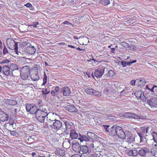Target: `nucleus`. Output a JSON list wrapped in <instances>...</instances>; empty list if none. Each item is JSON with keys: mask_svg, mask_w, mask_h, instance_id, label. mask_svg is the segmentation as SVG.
I'll return each instance as SVG.
<instances>
[{"mask_svg": "<svg viewBox=\"0 0 157 157\" xmlns=\"http://www.w3.org/2000/svg\"><path fill=\"white\" fill-rule=\"evenodd\" d=\"M116 135L120 139H124L125 136V132L124 131L122 128L117 126V129Z\"/></svg>", "mask_w": 157, "mask_h": 157, "instance_id": "10", "label": "nucleus"}, {"mask_svg": "<svg viewBox=\"0 0 157 157\" xmlns=\"http://www.w3.org/2000/svg\"><path fill=\"white\" fill-rule=\"evenodd\" d=\"M37 140V137L34 135L30 136L29 138L27 139V140L31 143L33 142L34 140Z\"/></svg>", "mask_w": 157, "mask_h": 157, "instance_id": "32", "label": "nucleus"}, {"mask_svg": "<svg viewBox=\"0 0 157 157\" xmlns=\"http://www.w3.org/2000/svg\"><path fill=\"white\" fill-rule=\"evenodd\" d=\"M5 102L7 104L11 105H15L17 103V101L16 100L9 99H6Z\"/></svg>", "mask_w": 157, "mask_h": 157, "instance_id": "24", "label": "nucleus"}, {"mask_svg": "<svg viewBox=\"0 0 157 157\" xmlns=\"http://www.w3.org/2000/svg\"><path fill=\"white\" fill-rule=\"evenodd\" d=\"M46 106H40L38 108L37 106L33 104L29 103L26 105V109L27 111L31 114H35V115L42 109L43 110V108Z\"/></svg>", "mask_w": 157, "mask_h": 157, "instance_id": "2", "label": "nucleus"}, {"mask_svg": "<svg viewBox=\"0 0 157 157\" xmlns=\"http://www.w3.org/2000/svg\"><path fill=\"white\" fill-rule=\"evenodd\" d=\"M93 143L90 144V146L91 147L93 148L94 147V145H96L97 143H99V142L97 141H94L93 142Z\"/></svg>", "mask_w": 157, "mask_h": 157, "instance_id": "54", "label": "nucleus"}, {"mask_svg": "<svg viewBox=\"0 0 157 157\" xmlns=\"http://www.w3.org/2000/svg\"><path fill=\"white\" fill-rule=\"evenodd\" d=\"M109 77L112 78L115 75V72L112 70H110L108 72V73L106 74Z\"/></svg>", "mask_w": 157, "mask_h": 157, "instance_id": "29", "label": "nucleus"}, {"mask_svg": "<svg viewBox=\"0 0 157 157\" xmlns=\"http://www.w3.org/2000/svg\"><path fill=\"white\" fill-rule=\"evenodd\" d=\"M123 116L125 118H132L135 119H140L141 117L138 115L130 112H127L124 114Z\"/></svg>", "mask_w": 157, "mask_h": 157, "instance_id": "12", "label": "nucleus"}, {"mask_svg": "<svg viewBox=\"0 0 157 157\" xmlns=\"http://www.w3.org/2000/svg\"><path fill=\"white\" fill-rule=\"evenodd\" d=\"M84 91L87 94H88L94 95L98 97L101 96V92L96 91L92 88H86L85 89Z\"/></svg>", "mask_w": 157, "mask_h": 157, "instance_id": "9", "label": "nucleus"}, {"mask_svg": "<svg viewBox=\"0 0 157 157\" xmlns=\"http://www.w3.org/2000/svg\"><path fill=\"white\" fill-rule=\"evenodd\" d=\"M58 153L60 156H63L64 155V151L62 150L59 149L58 150Z\"/></svg>", "mask_w": 157, "mask_h": 157, "instance_id": "52", "label": "nucleus"}, {"mask_svg": "<svg viewBox=\"0 0 157 157\" xmlns=\"http://www.w3.org/2000/svg\"><path fill=\"white\" fill-rule=\"evenodd\" d=\"M28 28V27L27 26V25H22L20 27V28L21 29L23 32H26L27 31Z\"/></svg>", "mask_w": 157, "mask_h": 157, "instance_id": "39", "label": "nucleus"}, {"mask_svg": "<svg viewBox=\"0 0 157 157\" xmlns=\"http://www.w3.org/2000/svg\"><path fill=\"white\" fill-rule=\"evenodd\" d=\"M47 76L45 72H44V76L43 78V82L42 85H45L47 82Z\"/></svg>", "mask_w": 157, "mask_h": 157, "instance_id": "41", "label": "nucleus"}, {"mask_svg": "<svg viewBox=\"0 0 157 157\" xmlns=\"http://www.w3.org/2000/svg\"><path fill=\"white\" fill-rule=\"evenodd\" d=\"M132 150H129L128 152V154L130 156H132Z\"/></svg>", "mask_w": 157, "mask_h": 157, "instance_id": "62", "label": "nucleus"}, {"mask_svg": "<svg viewBox=\"0 0 157 157\" xmlns=\"http://www.w3.org/2000/svg\"><path fill=\"white\" fill-rule=\"evenodd\" d=\"M124 133L125 137H124V139L126 138L127 142L131 143L134 141L135 137L133 136L131 132L126 131Z\"/></svg>", "mask_w": 157, "mask_h": 157, "instance_id": "8", "label": "nucleus"}, {"mask_svg": "<svg viewBox=\"0 0 157 157\" xmlns=\"http://www.w3.org/2000/svg\"><path fill=\"white\" fill-rule=\"evenodd\" d=\"M150 150L147 147L141 148L138 150L139 155L141 156H145L147 154L149 153Z\"/></svg>", "mask_w": 157, "mask_h": 157, "instance_id": "14", "label": "nucleus"}, {"mask_svg": "<svg viewBox=\"0 0 157 157\" xmlns=\"http://www.w3.org/2000/svg\"><path fill=\"white\" fill-rule=\"evenodd\" d=\"M136 82V80H132L130 82V84L132 86H133L135 85Z\"/></svg>", "mask_w": 157, "mask_h": 157, "instance_id": "57", "label": "nucleus"}, {"mask_svg": "<svg viewBox=\"0 0 157 157\" xmlns=\"http://www.w3.org/2000/svg\"><path fill=\"white\" fill-rule=\"evenodd\" d=\"M127 94V93L124 91V90L121 92L120 95L122 96L123 95H125Z\"/></svg>", "mask_w": 157, "mask_h": 157, "instance_id": "59", "label": "nucleus"}, {"mask_svg": "<svg viewBox=\"0 0 157 157\" xmlns=\"http://www.w3.org/2000/svg\"><path fill=\"white\" fill-rule=\"evenodd\" d=\"M146 130H145V132L146 133H147L148 132L149 130L150 129V128L149 126H146Z\"/></svg>", "mask_w": 157, "mask_h": 157, "instance_id": "64", "label": "nucleus"}, {"mask_svg": "<svg viewBox=\"0 0 157 157\" xmlns=\"http://www.w3.org/2000/svg\"><path fill=\"white\" fill-rule=\"evenodd\" d=\"M81 155L82 157H95L94 155L91 154V151L83 154L82 155Z\"/></svg>", "mask_w": 157, "mask_h": 157, "instance_id": "33", "label": "nucleus"}, {"mask_svg": "<svg viewBox=\"0 0 157 157\" xmlns=\"http://www.w3.org/2000/svg\"><path fill=\"white\" fill-rule=\"evenodd\" d=\"M30 77L34 81H37L39 79V77L36 72L32 74L30 76Z\"/></svg>", "mask_w": 157, "mask_h": 157, "instance_id": "26", "label": "nucleus"}, {"mask_svg": "<svg viewBox=\"0 0 157 157\" xmlns=\"http://www.w3.org/2000/svg\"><path fill=\"white\" fill-rule=\"evenodd\" d=\"M71 145L73 150L75 151L78 152L80 146H79V143L76 142L75 143L73 142Z\"/></svg>", "mask_w": 157, "mask_h": 157, "instance_id": "22", "label": "nucleus"}, {"mask_svg": "<svg viewBox=\"0 0 157 157\" xmlns=\"http://www.w3.org/2000/svg\"><path fill=\"white\" fill-rule=\"evenodd\" d=\"M39 24V22H33L32 23V24L29 25V26H33L34 28H36L37 27V25Z\"/></svg>", "mask_w": 157, "mask_h": 157, "instance_id": "48", "label": "nucleus"}, {"mask_svg": "<svg viewBox=\"0 0 157 157\" xmlns=\"http://www.w3.org/2000/svg\"><path fill=\"white\" fill-rule=\"evenodd\" d=\"M10 61L7 59H5L2 60H1V62H0V64H5L4 65H7V63Z\"/></svg>", "mask_w": 157, "mask_h": 157, "instance_id": "43", "label": "nucleus"}, {"mask_svg": "<svg viewBox=\"0 0 157 157\" xmlns=\"http://www.w3.org/2000/svg\"><path fill=\"white\" fill-rule=\"evenodd\" d=\"M90 151L91 150L89 148L88 146L86 145H82L80 146L78 153L81 155H82L83 154Z\"/></svg>", "mask_w": 157, "mask_h": 157, "instance_id": "17", "label": "nucleus"}, {"mask_svg": "<svg viewBox=\"0 0 157 157\" xmlns=\"http://www.w3.org/2000/svg\"><path fill=\"white\" fill-rule=\"evenodd\" d=\"M25 6H26L27 7L30 8L32 7V5L29 3L28 2L25 4Z\"/></svg>", "mask_w": 157, "mask_h": 157, "instance_id": "58", "label": "nucleus"}, {"mask_svg": "<svg viewBox=\"0 0 157 157\" xmlns=\"http://www.w3.org/2000/svg\"><path fill=\"white\" fill-rule=\"evenodd\" d=\"M132 156H136L138 154V150L137 149L132 150Z\"/></svg>", "mask_w": 157, "mask_h": 157, "instance_id": "42", "label": "nucleus"}, {"mask_svg": "<svg viewBox=\"0 0 157 157\" xmlns=\"http://www.w3.org/2000/svg\"><path fill=\"white\" fill-rule=\"evenodd\" d=\"M121 44L124 48H128L129 47V44L127 43L122 42L121 43Z\"/></svg>", "mask_w": 157, "mask_h": 157, "instance_id": "45", "label": "nucleus"}, {"mask_svg": "<svg viewBox=\"0 0 157 157\" xmlns=\"http://www.w3.org/2000/svg\"><path fill=\"white\" fill-rule=\"evenodd\" d=\"M146 83V81L145 79L142 78L140 79L138 82V85L140 86H144Z\"/></svg>", "mask_w": 157, "mask_h": 157, "instance_id": "30", "label": "nucleus"}, {"mask_svg": "<svg viewBox=\"0 0 157 157\" xmlns=\"http://www.w3.org/2000/svg\"><path fill=\"white\" fill-rule=\"evenodd\" d=\"M7 45L8 48L10 49L15 50L16 51L18 50L17 42L15 41L13 39L10 38H8L6 40Z\"/></svg>", "mask_w": 157, "mask_h": 157, "instance_id": "5", "label": "nucleus"}, {"mask_svg": "<svg viewBox=\"0 0 157 157\" xmlns=\"http://www.w3.org/2000/svg\"><path fill=\"white\" fill-rule=\"evenodd\" d=\"M41 92L43 95H46L50 93V90L48 88H47L45 90L43 89Z\"/></svg>", "mask_w": 157, "mask_h": 157, "instance_id": "37", "label": "nucleus"}, {"mask_svg": "<svg viewBox=\"0 0 157 157\" xmlns=\"http://www.w3.org/2000/svg\"><path fill=\"white\" fill-rule=\"evenodd\" d=\"M108 118L109 120H111L113 121H114L116 120V117L112 116H108Z\"/></svg>", "mask_w": 157, "mask_h": 157, "instance_id": "50", "label": "nucleus"}, {"mask_svg": "<svg viewBox=\"0 0 157 157\" xmlns=\"http://www.w3.org/2000/svg\"><path fill=\"white\" fill-rule=\"evenodd\" d=\"M25 51L29 54L32 55L35 52L36 49L33 46L30 44V46H28L26 48Z\"/></svg>", "mask_w": 157, "mask_h": 157, "instance_id": "18", "label": "nucleus"}, {"mask_svg": "<svg viewBox=\"0 0 157 157\" xmlns=\"http://www.w3.org/2000/svg\"><path fill=\"white\" fill-rule=\"evenodd\" d=\"M78 140L82 142L83 141H89V139H88L87 135H79V137L78 138Z\"/></svg>", "mask_w": 157, "mask_h": 157, "instance_id": "25", "label": "nucleus"}, {"mask_svg": "<svg viewBox=\"0 0 157 157\" xmlns=\"http://www.w3.org/2000/svg\"><path fill=\"white\" fill-rule=\"evenodd\" d=\"M30 68V66L26 65L23 67L21 69V73H24L29 74Z\"/></svg>", "mask_w": 157, "mask_h": 157, "instance_id": "21", "label": "nucleus"}, {"mask_svg": "<svg viewBox=\"0 0 157 157\" xmlns=\"http://www.w3.org/2000/svg\"><path fill=\"white\" fill-rule=\"evenodd\" d=\"M105 68L103 66L99 67L95 70L94 75L97 78H101L103 75Z\"/></svg>", "mask_w": 157, "mask_h": 157, "instance_id": "7", "label": "nucleus"}, {"mask_svg": "<svg viewBox=\"0 0 157 157\" xmlns=\"http://www.w3.org/2000/svg\"><path fill=\"white\" fill-rule=\"evenodd\" d=\"M65 109L70 112H77V110L76 107L73 105H67L64 107Z\"/></svg>", "mask_w": 157, "mask_h": 157, "instance_id": "19", "label": "nucleus"}, {"mask_svg": "<svg viewBox=\"0 0 157 157\" xmlns=\"http://www.w3.org/2000/svg\"><path fill=\"white\" fill-rule=\"evenodd\" d=\"M78 0H68V2L69 3L72 4H74Z\"/></svg>", "mask_w": 157, "mask_h": 157, "instance_id": "55", "label": "nucleus"}, {"mask_svg": "<svg viewBox=\"0 0 157 157\" xmlns=\"http://www.w3.org/2000/svg\"><path fill=\"white\" fill-rule=\"evenodd\" d=\"M98 143H97V144L95 145H94V147L93 148H94V149L98 151H99L100 150V146L99 145H98Z\"/></svg>", "mask_w": 157, "mask_h": 157, "instance_id": "47", "label": "nucleus"}, {"mask_svg": "<svg viewBox=\"0 0 157 157\" xmlns=\"http://www.w3.org/2000/svg\"><path fill=\"white\" fill-rule=\"evenodd\" d=\"M71 157H82L81 155H80L78 154H75L72 155Z\"/></svg>", "mask_w": 157, "mask_h": 157, "instance_id": "60", "label": "nucleus"}, {"mask_svg": "<svg viewBox=\"0 0 157 157\" xmlns=\"http://www.w3.org/2000/svg\"><path fill=\"white\" fill-rule=\"evenodd\" d=\"M29 74L28 73L20 72L21 78L22 80H24L28 79L29 78Z\"/></svg>", "mask_w": 157, "mask_h": 157, "instance_id": "27", "label": "nucleus"}, {"mask_svg": "<svg viewBox=\"0 0 157 157\" xmlns=\"http://www.w3.org/2000/svg\"><path fill=\"white\" fill-rule=\"evenodd\" d=\"M60 93L61 94L63 93V95L64 96H67L69 95L71 93V90L68 86H65L60 89Z\"/></svg>", "mask_w": 157, "mask_h": 157, "instance_id": "15", "label": "nucleus"}, {"mask_svg": "<svg viewBox=\"0 0 157 157\" xmlns=\"http://www.w3.org/2000/svg\"><path fill=\"white\" fill-rule=\"evenodd\" d=\"M87 135L88 139H89V141L93 140L97 137V136L94 133L90 132H87Z\"/></svg>", "mask_w": 157, "mask_h": 157, "instance_id": "23", "label": "nucleus"}, {"mask_svg": "<svg viewBox=\"0 0 157 157\" xmlns=\"http://www.w3.org/2000/svg\"><path fill=\"white\" fill-rule=\"evenodd\" d=\"M155 88H157V86L155 85H154L150 89V90H149L150 92H151V94L152 95V96H154L155 95V94L154 91Z\"/></svg>", "mask_w": 157, "mask_h": 157, "instance_id": "34", "label": "nucleus"}, {"mask_svg": "<svg viewBox=\"0 0 157 157\" xmlns=\"http://www.w3.org/2000/svg\"><path fill=\"white\" fill-rule=\"evenodd\" d=\"M147 103L151 107V108L157 107V98H153L147 101Z\"/></svg>", "mask_w": 157, "mask_h": 157, "instance_id": "13", "label": "nucleus"}, {"mask_svg": "<svg viewBox=\"0 0 157 157\" xmlns=\"http://www.w3.org/2000/svg\"><path fill=\"white\" fill-rule=\"evenodd\" d=\"M138 135L140 136V138L143 136V134L141 132H139L137 133Z\"/></svg>", "mask_w": 157, "mask_h": 157, "instance_id": "63", "label": "nucleus"}, {"mask_svg": "<svg viewBox=\"0 0 157 157\" xmlns=\"http://www.w3.org/2000/svg\"><path fill=\"white\" fill-rule=\"evenodd\" d=\"M63 24H67V25H72V24L71 23H70V22H69L68 21H64L63 22Z\"/></svg>", "mask_w": 157, "mask_h": 157, "instance_id": "61", "label": "nucleus"}, {"mask_svg": "<svg viewBox=\"0 0 157 157\" xmlns=\"http://www.w3.org/2000/svg\"><path fill=\"white\" fill-rule=\"evenodd\" d=\"M60 90L59 87L58 86H56L55 87V90L56 92L57 93H58L59 95L61 96V94L60 93Z\"/></svg>", "mask_w": 157, "mask_h": 157, "instance_id": "49", "label": "nucleus"}, {"mask_svg": "<svg viewBox=\"0 0 157 157\" xmlns=\"http://www.w3.org/2000/svg\"><path fill=\"white\" fill-rule=\"evenodd\" d=\"M153 140L155 142H157V132L153 131L152 132Z\"/></svg>", "mask_w": 157, "mask_h": 157, "instance_id": "38", "label": "nucleus"}, {"mask_svg": "<svg viewBox=\"0 0 157 157\" xmlns=\"http://www.w3.org/2000/svg\"><path fill=\"white\" fill-rule=\"evenodd\" d=\"M73 38L75 39H84L86 40H88L89 41L88 38L86 36H80L78 37L76 36H74Z\"/></svg>", "mask_w": 157, "mask_h": 157, "instance_id": "40", "label": "nucleus"}, {"mask_svg": "<svg viewBox=\"0 0 157 157\" xmlns=\"http://www.w3.org/2000/svg\"><path fill=\"white\" fill-rule=\"evenodd\" d=\"M146 126L140 127V130L141 131V132L143 133H145Z\"/></svg>", "mask_w": 157, "mask_h": 157, "instance_id": "53", "label": "nucleus"}, {"mask_svg": "<svg viewBox=\"0 0 157 157\" xmlns=\"http://www.w3.org/2000/svg\"><path fill=\"white\" fill-rule=\"evenodd\" d=\"M143 93V91L142 90H139L135 92L134 94L136 98H141V95Z\"/></svg>", "mask_w": 157, "mask_h": 157, "instance_id": "35", "label": "nucleus"}, {"mask_svg": "<svg viewBox=\"0 0 157 157\" xmlns=\"http://www.w3.org/2000/svg\"><path fill=\"white\" fill-rule=\"evenodd\" d=\"M51 94L53 96L54 98H56V97H57L58 99L60 98L61 96L55 91L52 90L51 92Z\"/></svg>", "mask_w": 157, "mask_h": 157, "instance_id": "31", "label": "nucleus"}, {"mask_svg": "<svg viewBox=\"0 0 157 157\" xmlns=\"http://www.w3.org/2000/svg\"><path fill=\"white\" fill-rule=\"evenodd\" d=\"M136 60H133L130 62H127L124 60L120 61V63L122 65L123 67H125L127 66H130L132 64L136 63Z\"/></svg>", "mask_w": 157, "mask_h": 157, "instance_id": "20", "label": "nucleus"}, {"mask_svg": "<svg viewBox=\"0 0 157 157\" xmlns=\"http://www.w3.org/2000/svg\"><path fill=\"white\" fill-rule=\"evenodd\" d=\"M9 118L8 114H6L3 111H0V122H6Z\"/></svg>", "mask_w": 157, "mask_h": 157, "instance_id": "16", "label": "nucleus"}, {"mask_svg": "<svg viewBox=\"0 0 157 157\" xmlns=\"http://www.w3.org/2000/svg\"><path fill=\"white\" fill-rule=\"evenodd\" d=\"M98 3L104 6H107L110 3L109 0H100Z\"/></svg>", "mask_w": 157, "mask_h": 157, "instance_id": "28", "label": "nucleus"}, {"mask_svg": "<svg viewBox=\"0 0 157 157\" xmlns=\"http://www.w3.org/2000/svg\"><path fill=\"white\" fill-rule=\"evenodd\" d=\"M70 138L71 140L76 139L79 137V133L78 131L75 129H70Z\"/></svg>", "mask_w": 157, "mask_h": 157, "instance_id": "11", "label": "nucleus"}, {"mask_svg": "<svg viewBox=\"0 0 157 157\" xmlns=\"http://www.w3.org/2000/svg\"><path fill=\"white\" fill-rule=\"evenodd\" d=\"M55 119L53 120H51L50 119H49L47 123L48 125H49V126L51 128V126L52 124H53V123H54Z\"/></svg>", "mask_w": 157, "mask_h": 157, "instance_id": "46", "label": "nucleus"}, {"mask_svg": "<svg viewBox=\"0 0 157 157\" xmlns=\"http://www.w3.org/2000/svg\"><path fill=\"white\" fill-rule=\"evenodd\" d=\"M4 46L3 49V54L5 55L6 54L9 53V51L7 50L6 47L4 43L3 44Z\"/></svg>", "mask_w": 157, "mask_h": 157, "instance_id": "44", "label": "nucleus"}, {"mask_svg": "<svg viewBox=\"0 0 157 157\" xmlns=\"http://www.w3.org/2000/svg\"><path fill=\"white\" fill-rule=\"evenodd\" d=\"M13 71L14 70L11 69L8 65H3L2 71L6 75L13 76Z\"/></svg>", "mask_w": 157, "mask_h": 157, "instance_id": "6", "label": "nucleus"}, {"mask_svg": "<svg viewBox=\"0 0 157 157\" xmlns=\"http://www.w3.org/2000/svg\"><path fill=\"white\" fill-rule=\"evenodd\" d=\"M49 113L48 107L46 106L43 108V110L42 109L35 115L36 119L40 122L43 123Z\"/></svg>", "mask_w": 157, "mask_h": 157, "instance_id": "3", "label": "nucleus"}, {"mask_svg": "<svg viewBox=\"0 0 157 157\" xmlns=\"http://www.w3.org/2000/svg\"><path fill=\"white\" fill-rule=\"evenodd\" d=\"M51 126V128L55 131H57L59 130H62V133H65L67 135L69 134V130L71 126L70 123L67 121L64 122L63 123L61 121L55 119L54 123Z\"/></svg>", "mask_w": 157, "mask_h": 157, "instance_id": "1", "label": "nucleus"}, {"mask_svg": "<svg viewBox=\"0 0 157 157\" xmlns=\"http://www.w3.org/2000/svg\"><path fill=\"white\" fill-rule=\"evenodd\" d=\"M84 74L86 76H87L89 78L90 77V71H87L84 72Z\"/></svg>", "mask_w": 157, "mask_h": 157, "instance_id": "56", "label": "nucleus"}, {"mask_svg": "<svg viewBox=\"0 0 157 157\" xmlns=\"http://www.w3.org/2000/svg\"><path fill=\"white\" fill-rule=\"evenodd\" d=\"M103 126L106 132L108 133L110 136H116L117 129V125H113L111 127H110L109 125H103Z\"/></svg>", "mask_w": 157, "mask_h": 157, "instance_id": "4", "label": "nucleus"}, {"mask_svg": "<svg viewBox=\"0 0 157 157\" xmlns=\"http://www.w3.org/2000/svg\"><path fill=\"white\" fill-rule=\"evenodd\" d=\"M10 134L11 135L16 136L18 135V133L16 132L15 131H11L10 132Z\"/></svg>", "mask_w": 157, "mask_h": 157, "instance_id": "51", "label": "nucleus"}, {"mask_svg": "<svg viewBox=\"0 0 157 157\" xmlns=\"http://www.w3.org/2000/svg\"><path fill=\"white\" fill-rule=\"evenodd\" d=\"M109 86V83L107 84V87L104 89L103 93L105 94H108L109 93L110 90Z\"/></svg>", "mask_w": 157, "mask_h": 157, "instance_id": "36", "label": "nucleus"}]
</instances>
